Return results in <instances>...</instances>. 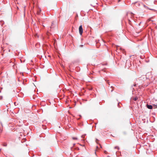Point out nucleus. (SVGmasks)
<instances>
[{"label":"nucleus","instance_id":"obj_18","mask_svg":"<svg viewBox=\"0 0 157 157\" xmlns=\"http://www.w3.org/2000/svg\"><path fill=\"white\" fill-rule=\"evenodd\" d=\"M119 103H118V106L119 107Z\"/></svg>","mask_w":157,"mask_h":157},{"label":"nucleus","instance_id":"obj_5","mask_svg":"<svg viewBox=\"0 0 157 157\" xmlns=\"http://www.w3.org/2000/svg\"><path fill=\"white\" fill-rule=\"evenodd\" d=\"M141 5L144 8H147V6L143 3H141Z\"/></svg>","mask_w":157,"mask_h":157},{"label":"nucleus","instance_id":"obj_25","mask_svg":"<svg viewBox=\"0 0 157 157\" xmlns=\"http://www.w3.org/2000/svg\"><path fill=\"white\" fill-rule=\"evenodd\" d=\"M79 116L81 117V115H79Z\"/></svg>","mask_w":157,"mask_h":157},{"label":"nucleus","instance_id":"obj_16","mask_svg":"<svg viewBox=\"0 0 157 157\" xmlns=\"http://www.w3.org/2000/svg\"><path fill=\"white\" fill-rule=\"evenodd\" d=\"M128 21H129V22L131 21L129 19H128Z\"/></svg>","mask_w":157,"mask_h":157},{"label":"nucleus","instance_id":"obj_21","mask_svg":"<svg viewBox=\"0 0 157 157\" xmlns=\"http://www.w3.org/2000/svg\"><path fill=\"white\" fill-rule=\"evenodd\" d=\"M154 2H153L152 5H154Z\"/></svg>","mask_w":157,"mask_h":157},{"label":"nucleus","instance_id":"obj_6","mask_svg":"<svg viewBox=\"0 0 157 157\" xmlns=\"http://www.w3.org/2000/svg\"><path fill=\"white\" fill-rule=\"evenodd\" d=\"M153 108V106L151 105H148V109H151Z\"/></svg>","mask_w":157,"mask_h":157},{"label":"nucleus","instance_id":"obj_1","mask_svg":"<svg viewBox=\"0 0 157 157\" xmlns=\"http://www.w3.org/2000/svg\"><path fill=\"white\" fill-rule=\"evenodd\" d=\"M79 33L80 35H82L83 33V29L82 28V25H81L79 28Z\"/></svg>","mask_w":157,"mask_h":157},{"label":"nucleus","instance_id":"obj_17","mask_svg":"<svg viewBox=\"0 0 157 157\" xmlns=\"http://www.w3.org/2000/svg\"><path fill=\"white\" fill-rule=\"evenodd\" d=\"M6 145H6V144H5V145H4V146H6Z\"/></svg>","mask_w":157,"mask_h":157},{"label":"nucleus","instance_id":"obj_4","mask_svg":"<svg viewBox=\"0 0 157 157\" xmlns=\"http://www.w3.org/2000/svg\"><path fill=\"white\" fill-rule=\"evenodd\" d=\"M41 11V10L40 8H39L37 10V14L38 15H39L40 14V13Z\"/></svg>","mask_w":157,"mask_h":157},{"label":"nucleus","instance_id":"obj_11","mask_svg":"<svg viewBox=\"0 0 157 157\" xmlns=\"http://www.w3.org/2000/svg\"><path fill=\"white\" fill-rule=\"evenodd\" d=\"M86 135H82L81 136V137L82 138H84L85 137V136Z\"/></svg>","mask_w":157,"mask_h":157},{"label":"nucleus","instance_id":"obj_7","mask_svg":"<svg viewBox=\"0 0 157 157\" xmlns=\"http://www.w3.org/2000/svg\"><path fill=\"white\" fill-rule=\"evenodd\" d=\"M138 99V97H136L135 98H133V100L135 101H136Z\"/></svg>","mask_w":157,"mask_h":157},{"label":"nucleus","instance_id":"obj_2","mask_svg":"<svg viewBox=\"0 0 157 157\" xmlns=\"http://www.w3.org/2000/svg\"><path fill=\"white\" fill-rule=\"evenodd\" d=\"M127 16H130L131 17V18H132L134 16V14H132V13H128L127 14Z\"/></svg>","mask_w":157,"mask_h":157},{"label":"nucleus","instance_id":"obj_23","mask_svg":"<svg viewBox=\"0 0 157 157\" xmlns=\"http://www.w3.org/2000/svg\"><path fill=\"white\" fill-rule=\"evenodd\" d=\"M109 82H108V84H109V85H110V84H109Z\"/></svg>","mask_w":157,"mask_h":157},{"label":"nucleus","instance_id":"obj_13","mask_svg":"<svg viewBox=\"0 0 157 157\" xmlns=\"http://www.w3.org/2000/svg\"><path fill=\"white\" fill-rule=\"evenodd\" d=\"M154 107V108H156L157 107V106L156 105H154L153 106Z\"/></svg>","mask_w":157,"mask_h":157},{"label":"nucleus","instance_id":"obj_19","mask_svg":"<svg viewBox=\"0 0 157 157\" xmlns=\"http://www.w3.org/2000/svg\"><path fill=\"white\" fill-rule=\"evenodd\" d=\"M146 106L147 107V103L146 104Z\"/></svg>","mask_w":157,"mask_h":157},{"label":"nucleus","instance_id":"obj_14","mask_svg":"<svg viewBox=\"0 0 157 157\" xmlns=\"http://www.w3.org/2000/svg\"><path fill=\"white\" fill-rule=\"evenodd\" d=\"M136 84H134V85H133V86H136Z\"/></svg>","mask_w":157,"mask_h":157},{"label":"nucleus","instance_id":"obj_3","mask_svg":"<svg viewBox=\"0 0 157 157\" xmlns=\"http://www.w3.org/2000/svg\"><path fill=\"white\" fill-rule=\"evenodd\" d=\"M135 5L136 7L139 6H140V5H141V4H140V3L138 2H136L135 3Z\"/></svg>","mask_w":157,"mask_h":157},{"label":"nucleus","instance_id":"obj_15","mask_svg":"<svg viewBox=\"0 0 157 157\" xmlns=\"http://www.w3.org/2000/svg\"><path fill=\"white\" fill-rule=\"evenodd\" d=\"M83 46V45H80V47H82Z\"/></svg>","mask_w":157,"mask_h":157},{"label":"nucleus","instance_id":"obj_10","mask_svg":"<svg viewBox=\"0 0 157 157\" xmlns=\"http://www.w3.org/2000/svg\"><path fill=\"white\" fill-rule=\"evenodd\" d=\"M114 148L115 149H119V147L117 146H115L114 147Z\"/></svg>","mask_w":157,"mask_h":157},{"label":"nucleus","instance_id":"obj_22","mask_svg":"<svg viewBox=\"0 0 157 157\" xmlns=\"http://www.w3.org/2000/svg\"><path fill=\"white\" fill-rule=\"evenodd\" d=\"M75 145V144H73V146H74V145Z\"/></svg>","mask_w":157,"mask_h":157},{"label":"nucleus","instance_id":"obj_20","mask_svg":"<svg viewBox=\"0 0 157 157\" xmlns=\"http://www.w3.org/2000/svg\"><path fill=\"white\" fill-rule=\"evenodd\" d=\"M150 20H150V19H148V20H147L148 21H150Z\"/></svg>","mask_w":157,"mask_h":157},{"label":"nucleus","instance_id":"obj_9","mask_svg":"<svg viewBox=\"0 0 157 157\" xmlns=\"http://www.w3.org/2000/svg\"><path fill=\"white\" fill-rule=\"evenodd\" d=\"M72 139L74 140H77L78 139L77 137H73Z\"/></svg>","mask_w":157,"mask_h":157},{"label":"nucleus","instance_id":"obj_26","mask_svg":"<svg viewBox=\"0 0 157 157\" xmlns=\"http://www.w3.org/2000/svg\"><path fill=\"white\" fill-rule=\"evenodd\" d=\"M78 120H79V119H80V118H78Z\"/></svg>","mask_w":157,"mask_h":157},{"label":"nucleus","instance_id":"obj_24","mask_svg":"<svg viewBox=\"0 0 157 157\" xmlns=\"http://www.w3.org/2000/svg\"><path fill=\"white\" fill-rule=\"evenodd\" d=\"M98 140L97 139H96V141Z\"/></svg>","mask_w":157,"mask_h":157},{"label":"nucleus","instance_id":"obj_12","mask_svg":"<svg viewBox=\"0 0 157 157\" xmlns=\"http://www.w3.org/2000/svg\"><path fill=\"white\" fill-rule=\"evenodd\" d=\"M148 9H149V10H154V9H151V8H148Z\"/></svg>","mask_w":157,"mask_h":157},{"label":"nucleus","instance_id":"obj_8","mask_svg":"<svg viewBox=\"0 0 157 157\" xmlns=\"http://www.w3.org/2000/svg\"><path fill=\"white\" fill-rule=\"evenodd\" d=\"M135 90V89L134 88H133V90L132 91V93L133 94H134V91Z\"/></svg>","mask_w":157,"mask_h":157}]
</instances>
